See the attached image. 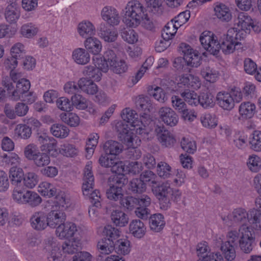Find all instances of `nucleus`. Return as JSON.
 Wrapping results in <instances>:
<instances>
[{
    "instance_id": "nucleus-1",
    "label": "nucleus",
    "mask_w": 261,
    "mask_h": 261,
    "mask_svg": "<svg viewBox=\"0 0 261 261\" xmlns=\"http://www.w3.org/2000/svg\"><path fill=\"white\" fill-rule=\"evenodd\" d=\"M252 19L247 13L240 12L236 20L237 28L229 29L226 33V39L223 44L224 50L230 53L239 49L242 45L241 41L250 32Z\"/></svg>"
},
{
    "instance_id": "nucleus-2",
    "label": "nucleus",
    "mask_w": 261,
    "mask_h": 261,
    "mask_svg": "<svg viewBox=\"0 0 261 261\" xmlns=\"http://www.w3.org/2000/svg\"><path fill=\"white\" fill-rule=\"evenodd\" d=\"M92 162H88L84 170L83 177L82 191L84 195L88 196L93 205L89 209V214L91 216L95 214L96 210L94 207H100L102 200L98 190L93 191L94 186V177L92 171Z\"/></svg>"
},
{
    "instance_id": "nucleus-3",
    "label": "nucleus",
    "mask_w": 261,
    "mask_h": 261,
    "mask_svg": "<svg viewBox=\"0 0 261 261\" xmlns=\"http://www.w3.org/2000/svg\"><path fill=\"white\" fill-rule=\"evenodd\" d=\"M145 8L138 1H131L123 10V22L127 27L136 28L144 18H146Z\"/></svg>"
},
{
    "instance_id": "nucleus-4",
    "label": "nucleus",
    "mask_w": 261,
    "mask_h": 261,
    "mask_svg": "<svg viewBox=\"0 0 261 261\" xmlns=\"http://www.w3.org/2000/svg\"><path fill=\"white\" fill-rule=\"evenodd\" d=\"M226 34L221 37L220 42L213 33L210 31H204L200 36L199 40L202 47L211 54L217 55L220 49L225 55L232 53L234 50L230 53H226L224 48L223 44L225 42Z\"/></svg>"
},
{
    "instance_id": "nucleus-5",
    "label": "nucleus",
    "mask_w": 261,
    "mask_h": 261,
    "mask_svg": "<svg viewBox=\"0 0 261 261\" xmlns=\"http://www.w3.org/2000/svg\"><path fill=\"white\" fill-rule=\"evenodd\" d=\"M152 190L159 201L160 208L163 210L169 208L171 201L176 200L180 196L178 191L173 190L167 184H163Z\"/></svg>"
},
{
    "instance_id": "nucleus-6",
    "label": "nucleus",
    "mask_w": 261,
    "mask_h": 261,
    "mask_svg": "<svg viewBox=\"0 0 261 261\" xmlns=\"http://www.w3.org/2000/svg\"><path fill=\"white\" fill-rule=\"evenodd\" d=\"M243 98L242 94L239 89H232L228 92L220 91L216 96V101L218 105L222 109L230 111L233 109L235 102H239Z\"/></svg>"
},
{
    "instance_id": "nucleus-7",
    "label": "nucleus",
    "mask_w": 261,
    "mask_h": 261,
    "mask_svg": "<svg viewBox=\"0 0 261 261\" xmlns=\"http://www.w3.org/2000/svg\"><path fill=\"white\" fill-rule=\"evenodd\" d=\"M13 199L22 204H28L36 207L42 202L41 197L35 192L27 190L24 191L20 186L15 187L12 193Z\"/></svg>"
},
{
    "instance_id": "nucleus-8",
    "label": "nucleus",
    "mask_w": 261,
    "mask_h": 261,
    "mask_svg": "<svg viewBox=\"0 0 261 261\" xmlns=\"http://www.w3.org/2000/svg\"><path fill=\"white\" fill-rule=\"evenodd\" d=\"M116 129L119 133L120 139L128 147L135 148L140 145L141 140L133 132L134 129H130L125 122H118L116 124Z\"/></svg>"
},
{
    "instance_id": "nucleus-9",
    "label": "nucleus",
    "mask_w": 261,
    "mask_h": 261,
    "mask_svg": "<svg viewBox=\"0 0 261 261\" xmlns=\"http://www.w3.org/2000/svg\"><path fill=\"white\" fill-rule=\"evenodd\" d=\"M4 86L6 88L10 99L18 100L23 97V95L28 93L30 88V81L25 79L19 80L16 84L15 89L10 82L4 81Z\"/></svg>"
},
{
    "instance_id": "nucleus-10",
    "label": "nucleus",
    "mask_w": 261,
    "mask_h": 261,
    "mask_svg": "<svg viewBox=\"0 0 261 261\" xmlns=\"http://www.w3.org/2000/svg\"><path fill=\"white\" fill-rule=\"evenodd\" d=\"M227 241L223 242L220 241V249L223 252L225 258L227 260L231 261L236 257V251L234 245L236 244L239 238L240 239V232L231 231L227 235Z\"/></svg>"
},
{
    "instance_id": "nucleus-11",
    "label": "nucleus",
    "mask_w": 261,
    "mask_h": 261,
    "mask_svg": "<svg viewBox=\"0 0 261 261\" xmlns=\"http://www.w3.org/2000/svg\"><path fill=\"white\" fill-rule=\"evenodd\" d=\"M239 247L245 253L251 252L255 246V237L248 226H243L240 228Z\"/></svg>"
},
{
    "instance_id": "nucleus-12",
    "label": "nucleus",
    "mask_w": 261,
    "mask_h": 261,
    "mask_svg": "<svg viewBox=\"0 0 261 261\" xmlns=\"http://www.w3.org/2000/svg\"><path fill=\"white\" fill-rule=\"evenodd\" d=\"M106 59L109 64V67L115 73L121 74L126 72L128 66L126 62L118 59L114 51L108 50L106 51Z\"/></svg>"
},
{
    "instance_id": "nucleus-13",
    "label": "nucleus",
    "mask_w": 261,
    "mask_h": 261,
    "mask_svg": "<svg viewBox=\"0 0 261 261\" xmlns=\"http://www.w3.org/2000/svg\"><path fill=\"white\" fill-rule=\"evenodd\" d=\"M180 48L188 66L197 67L200 65L201 56L197 50L193 49L189 45L184 43L180 44Z\"/></svg>"
},
{
    "instance_id": "nucleus-14",
    "label": "nucleus",
    "mask_w": 261,
    "mask_h": 261,
    "mask_svg": "<svg viewBox=\"0 0 261 261\" xmlns=\"http://www.w3.org/2000/svg\"><path fill=\"white\" fill-rule=\"evenodd\" d=\"M37 140L40 144L42 151H45L48 154L52 155L57 152V141L53 137L43 133L38 135Z\"/></svg>"
},
{
    "instance_id": "nucleus-15",
    "label": "nucleus",
    "mask_w": 261,
    "mask_h": 261,
    "mask_svg": "<svg viewBox=\"0 0 261 261\" xmlns=\"http://www.w3.org/2000/svg\"><path fill=\"white\" fill-rule=\"evenodd\" d=\"M110 155L106 153L102 154L99 159L100 165L106 168H111L112 172L118 174L122 173V162L119 161L115 156Z\"/></svg>"
},
{
    "instance_id": "nucleus-16",
    "label": "nucleus",
    "mask_w": 261,
    "mask_h": 261,
    "mask_svg": "<svg viewBox=\"0 0 261 261\" xmlns=\"http://www.w3.org/2000/svg\"><path fill=\"white\" fill-rule=\"evenodd\" d=\"M101 16L103 20L111 26L118 25L120 22L118 11L110 6H106L101 10Z\"/></svg>"
},
{
    "instance_id": "nucleus-17",
    "label": "nucleus",
    "mask_w": 261,
    "mask_h": 261,
    "mask_svg": "<svg viewBox=\"0 0 261 261\" xmlns=\"http://www.w3.org/2000/svg\"><path fill=\"white\" fill-rule=\"evenodd\" d=\"M30 221L32 227L37 231L44 230L48 226L47 214L42 211L35 212Z\"/></svg>"
},
{
    "instance_id": "nucleus-18",
    "label": "nucleus",
    "mask_w": 261,
    "mask_h": 261,
    "mask_svg": "<svg viewBox=\"0 0 261 261\" xmlns=\"http://www.w3.org/2000/svg\"><path fill=\"white\" fill-rule=\"evenodd\" d=\"M45 249L48 252V261H60L61 254L56 240L53 238H48L45 241Z\"/></svg>"
},
{
    "instance_id": "nucleus-19",
    "label": "nucleus",
    "mask_w": 261,
    "mask_h": 261,
    "mask_svg": "<svg viewBox=\"0 0 261 261\" xmlns=\"http://www.w3.org/2000/svg\"><path fill=\"white\" fill-rule=\"evenodd\" d=\"M66 216L63 210L55 208L47 214L48 225L50 228H56L66 220Z\"/></svg>"
},
{
    "instance_id": "nucleus-20",
    "label": "nucleus",
    "mask_w": 261,
    "mask_h": 261,
    "mask_svg": "<svg viewBox=\"0 0 261 261\" xmlns=\"http://www.w3.org/2000/svg\"><path fill=\"white\" fill-rule=\"evenodd\" d=\"M159 114L162 121L168 125L174 126L178 123L177 115L169 107H162L159 111Z\"/></svg>"
},
{
    "instance_id": "nucleus-21",
    "label": "nucleus",
    "mask_w": 261,
    "mask_h": 261,
    "mask_svg": "<svg viewBox=\"0 0 261 261\" xmlns=\"http://www.w3.org/2000/svg\"><path fill=\"white\" fill-rule=\"evenodd\" d=\"M155 132L160 142L165 147H171L175 142V139L173 134L166 129L164 126H158Z\"/></svg>"
},
{
    "instance_id": "nucleus-22",
    "label": "nucleus",
    "mask_w": 261,
    "mask_h": 261,
    "mask_svg": "<svg viewBox=\"0 0 261 261\" xmlns=\"http://www.w3.org/2000/svg\"><path fill=\"white\" fill-rule=\"evenodd\" d=\"M77 231L76 226L72 222H65L56 229V234L61 239L72 237Z\"/></svg>"
},
{
    "instance_id": "nucleus-23",
    "label": "nucleus",
    "mask_w": 261,
    "mask_h": 261,
    "mask_svg": "<svg viewBox=\"0 0 261 261\" xmlns=\"http://www.w3.org/2000/svg\"><path fill=\"white\" fill-rule=\"evenodd\" d=\"M214 15L222 21L228 22L231 19L232 15L229 8L221 3L215 4Z\"/></svg>"
},
{
    "instance_id": "nucleus-24",
    "label": "nucleus",
    "mask_w": 261,
    "mask_h": 261,
    "mask_svg": "<svg viewBox=\"0 0 261 261\" xmlns=\"http://www.w3.org/2000/svg\"><path fill=\"white\" fill-rule=\"evenodd\" d=\"M178 84L185 86L187 88L198 89L201 86V82L198 76L190 74H182L179 77Z\"/></svg>"
},
{
    "instance_id": "nucleus-25",
    "label": "nucleus",
    "mask_w": 261,
    "mask_h": 261,
    "mask_svg": "<svg viewBox=\"0 0 261 261\" xmlns=\"http://www.w3.org/2000/svg\"><path fill=\"white\" fill-rule=\"evenodd\" d=\"M77 31L83 38L91 37L95 34V28L93 24L88 20H84L79 23Z\"/></svg>"
},
{
    "instance_id": "nucleus-26",
    "label": "nucleus",
    "mask_w": 261,
    "mask_h": 261,
    "mask_svg": "<svg viewBox=\"0 0 261 261\" xmlns=\"http://www.w3.org/2000/svg\"><path fill=\"white\" fill-rule=\"evenodd\" d=\"M123 172L122 173H119L118 175L122 176L121 178L122 179V185H124L126 182V179L124 176L125 174H132L135 175L140 173L142 170V166L141 163L138 162H132L129 163L127 165H125L122 162Z\"/></svg>"
},
{
    "instance_id": "nucleus-27",
    "label": "nucleus",
    "mask_w": 261,
    "mask_h": 261,
    "mask_svg": "<svg viewBox=\"0 0 261 261\" xmlns=\"http://www.w3.org/2000/svg\"><path fill=\"white\" fill-rule=\"evenodd\" d=\"M256 112L255 105L250 101L242 102L239 107V113L243 119H250L253 117Z\"/></svg>"
},
{
    "instance_id": "nucleus-28",
    "label": "nucleus",
    "mask_w": 261,
    "mask_h": 261,
    "mask_svg": "<svg viewBox=\"0 0 261 261\" xmlns=\"http://www.w3.org/2000/svg\"><path fill=\"white\" fill-rule=\"evenodd\" d=\"M80 90L89 95H94L98 91V87L93 81L86 77H82L78 81Z\"/></svg>"
},
{
    "instance_id": "nucleus-29",
    "label": "nucleus",
    "mask_w": 261,
    "mask_h": 261,
    "mask_svg": "<svg viewBox=\"0 0 261 261\" xmlns=\"http://www.w3.org/2000/svg\"><path fill=\"white\" fill-rule=\"evenodd\" d=\"M99 35L101 38L108 42H114L118 37L116 31L112 30L108 25L103 23L100 24L99 29Z\"/></svg>"
},
{
    "instance_id": "nucleus-30",
    "label": "nucleus",
    "mask_w": 261,
    "mask_h": 261,
    "mask_svg": "<svg viewBox=\"0 0 261 261\" xmlns=\"http://www.w3.org/2000/svg\"><path fill=\"white\" fill-rule=\"evenodd\" d=\"M73 61L79 65H86L90 60V56L88 50L83 48H77L72 51Z\"/></svg>"
},
{
    "instance_id": "nucleus-31",
    "label": "nucleus",
    "mask_w": 261,
    "mask_h": 261,
    "mask_svg": "<svg viewBox=\"0 0 261 261\" xmlns=\"http://www.w3.org/2000/svg\"><path fill=\"white\" fill-rule=\"evenodd\" d=\"M129 232L137 238H142L145 234L146 227L140 220H134L129 225Z\"/></svg>"
},
{
    "instance_id": "nucleus-32",
    "label": "nucleus",
    "mask_w": 261,
    "mask_h": 261,
    "mask_svg": "<svg viewBox=\"0 0 261 261\" xmlns=\"http://www.w3.org/2000/svg\"><path fill=\"white\" fill-rule=\"evenodd\" d=\"M5 16L8 22L10 23L16 22L19 18L20 12L16 3H12L6 7Z\"/></svg>"
},
{
    "instance_id": "nucleus-33",
    "label": "nucleus",
    "mask_w": 261,
    "mask_h": 261,
    "mask_svg": "<svg viewBox=\"0 0 261 261\" xmlns=\"http://www.w3.org/2000/svg\"><path fill=\"white\" fill-rule=\"evenodd\" d=\"M149 225L151 229L159 232L162 230L165 225L164 216L160 213H156L149 217Z\"/></svg>"
},
{
    "instance_id": "nucleus-34",
    "label": "nucleus",
    "mask_w": 261,
    "mask_h": 261,
    "mask_svg": "<svg viewBox=\"0 0 261 261\" xmlns=\"http://www.w3.org/2000/svg\"><path fill=\"white\" fill-rule=\"evenodd\" d=\"M122 180L120 181H117L116 185L110 186V188L107 189L106 195L107 198L111 200L117 201L121 199L123 196V191L121 186L119 184H122Z\"/></svg>"
},
{
    "instance_id": "nucleus-35",
    "label": "nucleus",
    "mask_w": 261,
    "mask_h": 261,
    "mask_svg": "<svg viewBox=\"0 0 261 261\" xmlns=\"http://www.w3.org/2000/svg\"><path fill=\"white\" fill-rule=\"evenodd\" d=\"M86 48L95 55H98L101 50L102 45L100 41L95 37H88L84 42Z\"/></svg>"
},
{
    "instance_id": "nucleus-36",
    "label": "nucleus",
    "mask_w": 261,
    "mask_h": 261,
    "mask_svg": "<svg viewBox=\"0 0 261 261\" xmlns=\"http://www.w3.org/2000/svg\"><path fill=\"white\" fill-rule=\"evenodd\" d=\"M103 149L105 153L116 156L121 152L122 145L117 141L109 140L103 144Z\"/></svg>"
},
{
    "instance_id": "nucleus-37",
    "label": "nucleus",
    "mask_w": 261,
    "mask_h": 261,
    "mask_svg": "<svg viewBox=\"0 0 261 261\" xmlns=\"http://www.w3.org/2000/svg\"><path fill=\"white\" fill-rule=\"evenodd\" d=\"M247 214L243 208L234 210L232 213L228 216V218L235 223H240L242 226H247L246 223L248 221L249 218H247Z\"/></svg>"
},
{
    "instance_id": "nucleus-38",
    "label": "nucleus",
    "mask_w": 261,
    "mask_h": 261,
    "mask_svg": "<svg viewBox=\"0 0 261 261\" xmlns=\"http://www.w3.org/2000/svg\"><path fill=\"white\" fill-rule=\"evenodd\" d=\"M39 30V28L36 24L33 22H28L21 26L20 33L24 37L31 38L37 34Z\"/></svg>"
},
{
    "instance_id": "nucleus-39",
    "label": "nucleus",
    "mask_w": 261,
    "mask_h": 261,
    "mask_svg": "<svg viewBox=\"0 0 261 261\" xmlns=\"http://www.w3.org/2000/svg\"><path fill=\"white\" fill-rule=\"evenodd\" d=\"M49 130L54 137L61 139L66 138L69 133V129L66 126L59 123L52 125Z\"/></svg>"
},
{
    "instance_id": "nucleus-40",
    "label": "nucleus",
    "mask_w": 261,
    "mask_h": 261,
    "mask_svg": "<svg viewBox=\"0 0 261 261\" xmlns=\"http://www.w3.org/2000/svg\"><path fill=\"white\" fill-rule=\"evenodd\" d=\"M178 26L173 21L171 20L168 22L165 26L162 31V37L164 39L171 40L174 36L176 33Z\"/></svg>"
},
{
    "instance_id": "nucleus-41",
    "label": "nucleus",
    "mask_w": 261,
    "mask_h": 261,
    "mask_svg": "<svg viewBox=\"0 0 261 261\" xmlns=\"http://www.w3.org/2000/svg\"><path fill=\"white\" fill-rule=\"evenodd\" d=\"M38 191L42 196L51 197L56 195L57 189L54 185L47 181H43L40 184Z\"/></svg>"
},
{
    "instance_id": "nucleus-42",
    "label": "nucleus",
    "mask_w": 261,
    "mask_h": 261,
    "mask_svg": "<svg viewBox=\"0 0 261 261\" xmlns=\"http://www.w3.org/2000/svg\"><path fill=\"white\" fill-rule=\"evenodd\" d=\"M111 217L112 221L116 226H124L128 221L127 216L124 212L119 210L113 211Z\"/></svg>"
},
{
    "instance_id": "nucleus-43",
    "label": "nucleus",
    "mask_w": 261,
    "mask_h": 261,
    "mask_svg": "<svg viewBox=\"0 0 261 261\" xmlns=\"http://www.w3.org/2000/svg\"><path fill=\"white\" fill-rule=\"evenodd\" d=\"M97 248L102 254H109L115 250V242L104 238L97 243Z\"/></svg>"
},
{
    "instance_id": "nucleus-44",
    "label": "nucleus",
    "mask_w": 261,
    "mask_h": 261,
    "mask_svg": "<svg viewBox=\"0 0 261 261\" xmlns=\"http://www.w3.org/2000/svg\"><path fill=\"white\" fill-rule=\"evenodd\" d=\"M201 74L206 81L213 83L216 82L219 77V72L210 66L203 67Z\"/></svg>"
},
{
    "instance_id": "nucleus-45",
    "label": "nucleus",
    "mask_w": 261,
    "mask_h": 261,
    "mask_svg": "<svg viewBox=\"0 0 261 261\" xmlns=\"http://www.w3.org/2000/svg\"><path fill=\"white\" fill-rule=\"evenodd\" d=\"M148 94L155 99L161 103L165 102L168 99L167 96L164 90L159 87L151 86L148 90Z\"/></svg>"
},
{
    "instance_id": "nucleus-46",
    "label": "nucleus",
    "mask_w": 261,
    "mask_h": 261,
    "mask_svg": "<svg viewBox=\"0 0 261 261\" xmlns=\"http://www.w3.org/2000/svg\"><path fill=\"white\" fill-rule=\"evenodd\" d=\"M79 149L75 145L69 143H65L60 146L59 152L62 155L69 158H73L78 155Z\"/></svg>"
},
{
    "instance_id": "nucleus-47",
    "label": "nucleus",
    "mask_w": 261,
    "mask_h": 261,
    "mask_svg": "<svg viewBox=\"0 0 261 261\" xmlns=\"http://www.w3.org/2000/svg\"><path fill=\"white\" fill-rule=\"evenodd\" d=\"M80 248V242L74 239L66 241L62 245L63 252L67 254H73Z\"/></svg>"
},
{
    "instance_id": "nucleus-48",
    "label": "nucleus",
    "mask_w": 261,
    "mask_h": 261,
    "mask_svg": "<svg viewBox=\"0 0 261 261\" xmlns=\"http://www.w3.org/2000/svg\"><path fill=\"white\" fill-rule=\"evenodd\" d=\"M115 249L118 254L126 255L130 251V242L127 239H118L115 242Z\"/></svg>"
},
{
    "instance_id": "nucleus-49",
    "label": "nucleus",
    "mask_w": 261,
    "mask_h": 261,
    "mask_svg": "<svg viewBox=\"0 0 261 261\" xmlns=\"http://www.w3.org/2000/svg\"><path fill=\"white\" fill-rule=\"evenodd\" d=\"M14 134L19 138L28 139L32 135V129L26 124H19L16 125Z\"/></svg>"
},
{
    "instance_id": "nucleus-50",
    "label": "nucleus",
    "mask_w": 261,
    "mask_h": 261,
    "mask_svg": "<svg viewBox=\"0 0 261 261\" xmlns=\"http://www.w3.org/2000/svg\"><path fill=\"white\" fill-rule=\"evenodd\" d=\"M24 174L22 169L12 167L9 171V177L12 185L18 186L23 178Z\"/></svg>"
},
{
    "instance_id": "nucleus-51",
    "label": "nucleus",
    "mask_w": 261,
    "mask_h": 261,
    "mask_svg": "<svg viewBox=\"0 0 261 261\" xmlns=\"http://www.w3.org/2000/svg\"><path fill=\"white\" fill-rule=\"evenodd\" d=\"M138 115L135 111L132 110L129 108L124 109L121 114V117L123 120L127 122L130 123L132 126L135 127L139 125L137 123L139 122L137 120Z\"/></svg>"
},
{
    "instance_id": "nucleus-52",
    "label": "nucleus",
    "mask_w": 261,
    "mask_h": 261,
    "mask_svg": "<svg viewBox=\"0 0 261 261\" xmlns=\"http://www.w3.org/2000/svg\"><path fill=\"white\" fill-rule=\"evenodd\" d=\"M60 118L63 122L71 126H76L80 123V118L73 113H62Z\"/></svg>"
},
{
    "instance_id": "nucleus-53",
    "label": "nucleus",
    "mask_w": 261,
    "mask_h": 261,
    "mask_svg": "<svg viewBox=\"0 0 261 261\" xmlns=\"http://www.w3.org/2000/svg\"><path fill=\"white\" fill-rule=\"evenodd\" d=\"M93 63L95 67L99 69V71L103 72H106L108 71L109 68V64L106 59V53H105L103 57L100 56L96 55L93 57Z\"/></svg>"
},
{
    "instance_id": "nucleus-54",
    "label": "nucleus",
    "mask_w": 261,
    "mask_h": 261,
    "mask_svg": "<svg viewBox=\"0 0 261 261\" xmlns=\"http://www.w3.org/2000/svg\"><path fill=\"white\" fill-rule=\"evenodd\" d=\"M158 175L163 178H169L172 175L171 166L165 162H159L156 167Z\"/></svg>"
},
{
    "instance_id": "nucleus-55",
    "label": "nucleus",
    "mask_w": 261,
    "mask_h": 261,
    "mask_svg": "<svg viewBox=\"0 0 261 261\" xmlns=\"http://www.w3.org/2000/svg\"><path fill=\"white\" fill-rule=\"evenodd\" d=\"M83 74L87 76L86 78L92 79L97 81H100L102 75L99 69L90 65L85 67L83 71Z\"/></svg>"
},
{
    "instance_id": "nucleus-56",
    "label": "nucleus",
    "mask_w": 261,
    "mask_h": 261,
    "mask_svg": "<svg viewBox=\"0 0 261 261\" xmlns=\"http://www.w3.org/2000/svg\"><path fill=\"white\" fill-rule=\"evenodd\" d=\"M32 161L37 167L40 168L47 166L50 162V158L47 153L40 152Z\"/></svg>"
},
{
    "instance_id": "nucleus-57",
    "label": "nucleus",
    "mask_w": 261,
    "mask_h": 261,
    "mask_svg": "<svg viewBox=\"0 0 261 261\" xmlns=\"http://www.w3.org/2000/svg\"><path fill=\"white\" fill-rule=\"evenodd\" d=\"M200 121L204 127L208 128H214L217 125V119L215 116L210 113L202 114Z\"/></svg>"
},
{
    "instance_id": "nucleus-58",
    "label": "nucleus",
    "mask_w": 261,
    "mask_h": 261,
    "mask_svg": "<svg viewBox=\"0 0 261 261\" xmlns=\"http://www.w3.org/2000/svg\"><path fill=\"white\" fill-rule=\"evenodd\" d=\"M129 190L134 193H141L146 190V185L141 179H132L129 184Z\"/></svg>"
},
{
    "instance_id": "nucleus-59",
    "label": "nucleus",
    "mask_w": 261,
    "mask_h": 261,
    "mask_svg": "<svg viewBox=\"0 0 261 261\" xmlns=\"http://www.w3.org/2000/svg\"><path fill=\"white\" fill-rule=\"evenodd\" d=\"M251 148L256 151H261V131L255 130L250 137Z\"/></svg>"
},
{
    "instance_id": "nucleus-60",
    "label": "nucleus",
    "mask_w": 261,
    "mask_h": 261,
    "mask_svg": "<svg viewBox=\"0 0 261 261\" xmlns=\"http://www.w3.org/2000/svg\"><path fill=\"white\" fill-rule=\"evenodd\" d=\"M198 103L204 108L213 107L214 106V96L209 93H202L198 96Z\"/></svg>"
},
{
    "instance_id": "nucleus-61",
    "label": "nucleus",
    "mask_w": 261,
    "mask_h": 261,
    "mask_svg": "<svg viewBox=\"0 0 261 261\" xmlns=\"http://www.w3.org/2000/svg\"><path fill=\"white\" fill-rule=\"evenodd\" d=\"M103 236L108 240H111L112 242H116L120 237V231L118 229L111 225H107L105 227L103 230Z\"/></svg>"
},
{
    "instance_id": "nucleus-62",
    "label": "nucleus",
    "mask_w": 261,
    "mask_h": 261,
    "mask_svg": "<svg viewBox=\"0 0 261 261\" xmlns=\"http://www.w3.org/2000/svg\"><path fill=\"white\" fill-rule=\"evenodd\" d=\"M24 185L30 189L33 188L38 182V176L34 172H30L25 173L23 176Z\"/></svg>"
},
{
    "instance_id": "nucleus-63",
    "label": "nucleus",
    "mask_w": 261,
    "mask_h": 261,
    "mask_svg": "<svg viewBox=\"0 0 261 261\" xmlns=\"http://www.w3.org/2000/svg\"><path fill=\"white\" fill-rule=\"evenodd\" d=\"M180 95L190 105L195 106L198 104V96L194 91L186 90Z\"/></svg>"
},
{
    "instance_id": "nucleus-64",
    "label": "nucleus",
    "mask_w": 261,
    "mask_h": 261,
    "mask_svg": "<svg viewBox=\"0 0 261 261\" xmlns=\"http://www.w3.org/2000/svg\"><path fill=\"white\" fill-rule=\"evenodd\" d=\"M247 166L252 172H257L261 168V159L255 154L249 156L247 161Z\"/></svg>"
}]
</instances>
